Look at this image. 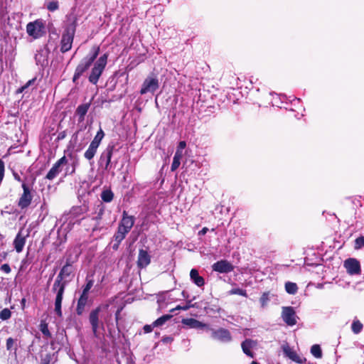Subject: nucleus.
<instances>
[{"instance_id": "1", "label": "nucleus", "mask_w": 364, "mask_h": 364, "mask_svg": "<svg viewBox=\"0 0 364 364\" xmlns=\"http://www.w3.org/2000/svg\"><path fill=\"white\" fill-rule=\"evenodd\" d=\"M73 272L74 267L71 264L67 262L60 269L52 287V291L56 294L55 312L59 316H62L61 304L65 289L66 285L73 277Z\"/></svg>"}, {"instance_id": "2", "label": "nucleus", "mask_w": 364, "mask_h": 364, "mask_svg": "<svg viewBox=\"0 0 364 364\" xmlns=\"http://www.w3.org/2000/svg\"><path fill=\"white\" fill-rule=\"evenodd\" d=\"M109 305H100L93 309L89 316V321L92 326V333L95 337L97 338L98 329L104 328L103 321L107 322L111 314L108 311Z\"/></svg>"}, {"instance_id": "3", "label": "nucleus", "mask_w": 364, "mask_h": 364, "mask_svg": "<svg viewBox=\"0 0 364 364\" xmlns=\"http://www.w3.org/2000/svg\"><path fill=\"white\" fill-rule=\"evenodd\" d=\"M84 212L85 209L83 208L76 206L72 208L68 213H64L58 221L61 223L58 231L63 233L70 231L73 225L80 220V217Z\"/></svg>"}, {"instance_id": "4", "label": "nucleus", "mask_w": 364, "mask_h": 364, "mask_svg": "<svg viewBox=\"0 0 364 364\" xmlns=\"http://www.w3.org/2000/svg\"><path fill=\"white\" fill-rule=\"evenodd\" d=\"M99 52L100 48L98 46H93L91 48L89 55L84 58L77 66L73 78V82L76 83L80 76L90 68L97 57Z\"/></svg>"}, {"instance_id": "5", "label": "nucleus", "mask_w": 364, "mask_h": 364, "mask_svg": "<svg viewBox=\"0 0 364 364\" xmlns=\"http://www.w3.org/2000/svg\"><path fill=\"white\" fill-rule=\"evenodd\" d=\"M108 54L105 53L101 55L94 63V66L92 68L91 73L89 76V81L93 84L96 85L99 80L100 77L101 76L103 70L105 68V66L107 63Z\"/></svg>"}, {"instance_id": "6", "label": "nucleus", "mask_w": 364, "mask_h": 364, "mask_svg": "<svg viewBox=\"0 0 364 364\" xmlns=\"http://www.w3.org/2000/svg\"><path fill=\"white\" fill-rule=\"evenodd\" d=\"M26 32L33 39H38L46 34L45 23L42 19L29 22L26 25Z\"/></svg>"}, {"instance_id": "7", "label": "nucleus", "mask_w": 364, "mask_h": 364, "mask_svg": "<svg viewBox=\"0 0 364 364\" xmlns=\"http://www.w3.org/2000/svg\"><path fill=\"white\" fill-rule=\"evenodd\" d=\"M159 82L158 77L154 75H149L144 81L140 90L141 95H144L148 92H154L158 90Z\"/></svg>"}, {"instance_id": "8", "label": "nucleus", "mask_w": 364, "mask_h": 364, "mask_svg": "<svg viewBox=\"0 0 364 364\" xmlns=\"http://www.w3.org/2000/svg\"><path fill=\"white\" fill-rule=\"evenodd\" d=\"M74 33V28H68L63 34L60 46L61 52L65 53L70 50L73 41Z\"/></svg>"}, {"instance_id": "9", "label": "nucleus", "mask_w": 364, "mask_h": 364, "mask_svg": "<svg viewBox=\"0 0 364 364\" xmlns=\"http://www.w3.org/2000/svg\"><path fill=\"white\" fill-rule=\"evenodd\" d=\"M282 318L288 326H294L297 321L296 312L291 306L282 307Z\"/></svg>"}, {"instance_id": "10", "label": "nucleus", "mask_w": 364, "mask_h": 364, "mask_svg": "<svg viewBox=\"0 0 364 364\" xmlns=\"http://www.w3.org/2000/svg\"><path fill=\"white\" fill-rule=\"evenodd\" d=\"M114 149V145L109 144L105 150L101 154L100 158V164H105V169L108 170L110 166L111 159Z\"/></svg>"}, {"instance_id": "11", "label": "nucleus", "mask_w": 364, "mask_h": 364, "mask_svg": "<svg viewBox=\"0 0 364 364\" xmlns=\"http://www.w3.org/2000/svg\"><path fill=\"white\" fill-rule=\"evenodd\" d=\"M211 337L215 340L223 343H228L232 340L230 332L225 328H220L217 330L211 329Z\"/></svg>"}, {"instance_id": "12", "label": "nucleus", "mask_w": 364, "mask_h": 364, "mask_svg": "<svg viewBox=\"0 0 364 364\" xmlns=\"http://www.w3.org/2000/svg\"><path fill=\"white\" fill-rule=\"evenodd\" d=\"M68 163V159L64 156L58 160L53 166V167L50 169L48 173H47L46 178L50 181L54 179L61 171L62 166L65 165Z\"/></svg>"}, {"instance_id": "13", "label": "nucleus", "mask_w": 364, "mask_h": 364, "mask_svg": "<svg viewBox=\"0 0 364 364\" xmlns=\"http://www.w3.org/2000/svg\"><path fill=\"white\" fill-rule=\"evenodd\" d=\"M22 188L23 190V193L19 198L18 205L21 208L24 209L29 206L32 200V196L30 191L29 188L25 183H23Z\"/></svg>"}, {"instance_id": "14", "label": "nucleus", "mask_w": 364, "mask_h": 364, "mask_svg": "<svg viewBox=\"0 0 364 364\" xmlns=\"http://www.w3.org/2000/svg\"><path fill=\"white\" fill-rule=\"evenodd\" d=\"M344 267L350 275L359 274L360 273V264L356 259H347L344 262Z\"/></svg>"}, {"instance_id": "15", "label": "nucleus", "mask_w": 364, "mask_h": 364, "mask_svg": "<svg viewBox=\"0 0 364 364\" xmlns=\"http://www.w3.org/2000/svg\"><path fill=\"white\" fill-rule=\"evenodd\" d=\"M282 350L285 356L288 357L291 361L299 364L306 362V358L298 355L288 344L284 345Z\"/></svg>"}, {"instance_id": "16", "label": "nucleus", "mask_w": 364, "mask_h": 364, "mask_svg": "<svg viewBox=\"0 0 364 364\" xmlns=\"http://www.w3.org/2000/svg\"><path fill=\"white\" fill-rule=\"evenodd\" d=\"M212 269L219 273H228L233 270V266L227 260L222 259L214 263Z\"/></svg>"}, {"instance_id": "17", "label": "nucleus", "mask_w": 364, "mask_h": 364, "mask_svg": "<svg viewBox=\"0 0 364 364\" xmlns=\"http://www.w3.org/2000/svg\"><path fill=\"white\" fill-rule=\"evenodd\" d=\"M49 55V50L46 48H41L37 50L35 55L36 63L41 67H45L48 65V57Z\"/></svg>"}, {"instance_id": "18", "label": "nucleus", "mask_w": 364, "mask_h": 364, "mask_svg": "<svg viewBox=\"0 0 364 364\" xmlns=\"http://www.w3.org/2000/svg\"><path fill=\"white\" fill-rule=\"evenodd\" d=\"M28 236V232H27L26 234H23V230H20L18 231L14 241V245L17 252L19 253L22 252L26 243V238Z\"/></svg>"}, {"instance_id": "19", "label": "nucleus", "mask_w": 364, "mask_h": 364, "mask_svg": "<svg viewBox=\"0 0 364 364\" xmlns=\"http://www.w3.org/2000/svg\"><path fill=\"white\" fill-rule=\"evenodd\" d=\"M257 342L252 339H245L241 344L242 351L247 355L253 358L252 350L257 348Z\"/></svg>"}, {"instance_id": "20", "label": "nucleus", "mask_w": 364, "mask_h": 364, "mask_svg": "<svg viewBox=\"0 0 364 364\" xmlns=\"http://www.w3.org/2000/svg\"><path fill=\"white\" fill-rule=\"evenodd\" d=\"M151 262V257L147 252V251L144 250H139L138 260H137V266L142 269L147 267Z\"/></svg>"}, {"instance_id": "21", "label": "nucleus", "mask_w": 364, "mask_h": 364, "mask_svg": "<svg viewBox=\"0 0 364 364\" xmlns=\"http://www.w3.org/2000/svg\"><path fill=\"white\" fill-rule=\"evenodd\" d=\"M181 322L190 328L202 329L208 327L207 324L192 318H183Z\"/></svg>"}, {"instance_id": "22", "label": "nucleus", "mask_w": 364, "mask_h": 364, "mask_svg": "<svg viewBox=\"0 0 364 364\" xmlns=\"http://www.w3.org/2000/svg\"><path fill=\"white\" fill-rule=\"evenodd\" d=\"M191 280L198 287H201L205 284L203 277H200L198 272L196 269H192L190 272Z\"/></svg>"}, {"instance_id": "23", "label": "nucleus", "mask_w": 364, "mask_h": 364, "mask_svg": "<svg viewBox=\"0 0 364 364\" xmlns=\"http://www.w3.org/2000/svg\"><path fill=\"white\" fill-rule=\"evenodd\" d=\"M89 107V104H83L77 107L75 114L78 117L79 122H82L85 119V116L88 111Z\"/></svg>"}, {"instance_id": "24", "label": "nucleus", "mask_w": 364, "mask_h": 364, "mask_svg": "<svg viewBox=\"0 0 364 364\" xmlns=\"http://www.w3.org/2000/svg\"><path fill=\"white\" fill-rule=\"evenodd\" d=\"M120 224L131 230L134 224V218L133 216L128 215L127 212L124 211Z\"/></svg>"}, {"instance_id": "25", "label": "nucleus", "mask_w": 364, "mask_h": 364, "mask_svg": "<svg viewBox=\"0 0 364 364\" xmlns=\"http://www.w3.org/2000/svg\"><path fill=\"white\" fill-rule=\"evenodd\" d=\"M131 230L129 228H127L124 226H122L119 223L117 232L115 235V240L118 242H121L126 237L127 234Z\"/></svg>"}, {"instance_id": "26", "label": "nucleus", "mask_w": 364, "mask_h": 364, "mask_svg": "<svg viewBox=\"0 0 364 364\" xmlns=\"http://www.w3.org/2000/svg\"><path fill=\"white\" fill-rule=\"evenodd\" d=\"M88 301V296H80L78 299L76 311L78 315H82L85 307L87 305Z\"/></svg>"}, {"instance_id": "27", "label": "nucleus", "mask_w": 364, "mask_h": 364, "mask_svg": "<svg viewBox=\"0 0 364 364\" xmlns=\"http://www.w3.org/2000/svg\"><path fill=\"white\" fill-rule=\"evenodd\" d=\"M183 153H181L180 151H176L174 154L173 162L171 166V171H175L181 164V159H182Z\"/></svg>"}, {"instance_id": "28", "label": "nucleus", "mask_w": 364, "mask_h": 364, "mask_svg": "<svg viewBox=\"0 0 364 364\" xmlns=\"http://www.w3.org/2000/svg\"><path fill=\"white\" fill-rule=\"evenodd\" d=\"M97 149L98 147L90 144L88 149L84 154L85 158L89 161L92 160L94 158L95 154L97 153Z\"/></svg>"}, {"instance_id": "29", "label": "nucleus", "mask_w": 364, "mask_h": 364, "mask_svg": "<svg viewBox=\"0 0 364 364\" xmlns=\"http://www.w3.org/2000/svg\"><path fill=\"white\" fill-rule=\"evenodd\" d=\"M105 136V133L103 130L100 128V130L97 132L93 140L91 141L90 144L99 147L102 139Z\"/></svg>"}, {"instance_id": "30", "label": "nucleus", "mask_w": 364, "mask_h": 364, "mask_svg": "<svg viewBox=\"0 0 364 364\" xmlns=\"http://www.w3.org/2000/svg\"><path fill=\"white\" fill-rule=\"evenodd\" d=\"M285 290L289 294H295L298 291V287L296 283L287 282L285 283Z\"/></svg>"}, {"instance_id": "31", "label": "nucleus", "mask_w": 364, "mask_h": 364, "mask_svg": "<svg viewBox=\"0 0 364 364\" xmlns=\"http://www.w3.org/2000/svg\"><path fill=\"white\" fill-rule=\"evenodd\" d=\"M114 194L111 190H105L101 193V198L104 202L109 203L112 200Z\"/></svg>"}, {"instance_id": "32", "label": "nucleus", "mask_w": 364, "mask_h": 364, "mask_svg": "<svg viewBox=\"0 0 364 364\" xmlns=\"http://www.w3.org/2000/svg\"><path fill=\"white\" fill-rule=\"evenodd\" d=\"M171 317H172V316L169 315V314L164 315V316H161L160 318H159L158 319H156L154 322H153V326H156V327L161 326L167 321L171 319Z\"/></svg>"}, {"instance_id": "33", "label": "nucleus", "mask_w": 364, "mask_h": 364, "mask_svg": "<svg viewBox=\"0 0 364 364\" xmlns=\"http://www.w3.org/2000/svg\"><path fill=\"white\" fill-rule=\"evenodd\" d=\"M311 353L316 358L322 357V350L321 346L318 344H314L311 348Z\"/></svg>"}, {"instance_id": "34", "label": "nucleus", "mask_w": 364, "mask_h": 364, "mask_svg": "<svg viewBox=\"0 0 364 364\" xmlns=\"http://www.w3.org/2000/svg\"><path fill=\"white\" fill-rule=\"evenodd\" d=\"M17 349L16 341L12 338H9L6 340V350L9 351H16Z\"/></svg>"}, {"instance_id": "35", "label": "nucleus", "mask_w": 364, "mask_h": 364, "mask_svg": "<svg viewBox=\"0 0 364 364\" xmlns=\"http://www.w3.org/2000/svg\"><path fill=\"white\" fill-rule=\"evenodd\" d=\"M363 327V324L358 320H354L351 325L352 331L355 334L360 333Z\"/></svg>"}, {"instance_id": "36", "label": "nucleus", "mask_w": 364, "mask_h": 364, "mask_svg": "<svg viewBox=\"0 0 364 364\" xmlns=\"http://www.w3.org/2000/svg\"><path fill=\"white\" fill-rule=\"evenodd\" d=\"M58 1L56 0H48L46 2V8L50 11H55L58 9Z\"/></svg>"}, {"instance_id": "37", "label": "nucleus", "mask_w": 364, "mask_h": 364, "mask_svg": "<svg viewBox=\"0 0 364 364\" xmlns=\"http://www.w3.org/2000/svg\"><path fill=\"white\" fill-rule=\"evenodd\" d=\"M11 316V311L7 308L4 309L2 311H0V319H1L2 321L9 319Z\"/></svg>"}, {"instance_id": "38", "label": "nucleus", "mask_w": 364, "mask_h": 364, "mask_svg": "<svg viewBox=\"0 0 364 364\" xmlns=\"http://www.w3.org/2000/svg\"><path fill=\"white\" fill-rule=\"evenodd\" d=\"M229 294H231V295L232 294H237V295H240V296H245V297L247 296L246 290L242 289H240V288L232 289L229 291Z\"/></svg>"}, {"instance_id": "39", "label": "nucleus", "mask_w": 364, "mask_h": 364, "mask_svg": "<svg viewBox=\"0 0 364 364\" xmlns=\"http://www.w3.org/2000/svg\"><path fill=\"white\" fill-rule=\"evenodd\" d=\"M260 304L262 307H264L267 305L268 302L269 301V292H264L260 297Z\"/></svg>"}, {"instance_id": "40", "label": "nucleus", "mask_w": 364, "mask_h": 364, "mask_svg": "<svg viewBox=\"0 0 364 364\" xmlns=\"http://www.w3.org/2000/svg\"><path fill=\"white\" fill-rule=\"evenodd\" d=\"M354 247L355 250L364 247V236H360L355 239Z\"/></svg>"}, {"instance_id": "41", "label": "nucleus", "mask_w": 364, "mask_h": 364, "mask_svg": "<svg viewBox=\"0 0 364 364\" xmlns=\"http://www.w3.org/2000/svg\"><path fill=\"white\" fill-rule=\"evenodd\" d=\"M194 306H195V305L194 304H191V301H188L186 305H183V306L178 305L175 309H172L171 311V312H173L174 310H183V311H186V310L189 309L190 308L194 307Z\"/></svg>"}, {"instance_id": "42", "label": "nucleus", "mask_w": 364, "mask_h": 364, "mask_svg": "<svg viewBox=\"0 0 364 364\" xmlns=\"http://www.w3.org/2000/svg\"><path fill=\"white\" fill-rule=\"evenodd\" d=\"M41 331L42 332V333L46 336V337H50V333L48 330V325L45 323H41Z\"/></svg>"}, {"instance_id": "43", "label": "nucleus", "mask_w": 364, "mask_h": 364, "mask_svg": "<svg viewBox=\"0 0 364 364\" xmlns=\"http://www.w3.org/2000/svg\"><path fill=\"white\" fill-rule=\"evenodd\" d=\"M36 81V78H33L28 80L23 86L18 89V92H23L27 89L29 86L32 85Z\"/></svg>"}, {"instance_id": "44", "label": "nucleus", "mask_w": 364, "mask_h": 364, "mask_svg": "<svg viewBox=\"0 0 364 364\" xmlns=\"http://www.w3.org/2000/svg\"><path fill=\"white\" fill-rule=\"evenodd\" d=\"M4 176V163L0 159V183H1Z\"/></svg>"}, {"instance_id": "45", "label": "nucleus", "mask_w": 364, "mask_h": 364, "mask_svg": "<svg viewBox=\"0 0 364 364\" xmlns=\"http://www.w3.org/2000/svg\"><path fill=\"white\" fill-rule=\"evenodd\" d=\"M186 141H181L178 143V145L177 149H176V151H180L181 153H183V149L186 148Z\"/></svg>"}, {"instance_id": "46", "label": "nucleus", "mask_w": 364, "mask_h": 364, "mask_svg": "<svg viewBox=\"0 0 364 364\" xmlns=\"http://www.w3.org/2000/svg\"><path fill=\"white\" fill-rule=\"evenodd\" d=\"M1 270L5 272L6 274H9L11 272V267L8 264H4L1 266Z\"/></svg>"}, {"instance_id": "47", "label": "nucleus", "mask_w": 364, "mask_h": 364, "mask_svg": "<svg viewBox=\"0 0 364 364\" xmlns=\"http://www.w3.org/2000/svg\"><path fill=\"white\" fill-rule=\"evenodd\" d=\"M103 213H104V208H100L99 210V212L97 213V215L96 217L93 218V219L95 220L96 221L100 220L102 219Z\"/></svg>"}, {"instance_id": "48", "label": "nucleus", "mask_w": 364, "mask_h": 364, "mask_svg": "<svg viewBox=\"0 0 364 364\" xmlns=\"http://www.w3.org/2000/svg\"><path fill=\"white\" fill-rule=\"evenodd\" d=\"M155 326H153V323L151 325H145L143 328L144 332L145 333H148L152 331L153 328Z\"/></svg>"}, {"instance_id": "49", "label": "nucleus", "mask_w": 364, "mask_h": 364, "mask_svg": "<svg viewBox=\"0 0 364 364\" xmlns=\"http://www.w3.org/2000/svg\"><path fill=\"white\" fill-rule=\"evenodd\" d=\"M173 341V338L171 336H166L162 338V342L164 343H171Z\"/></svg>"}, {"instance_id": "50", "label": "nucleus", "mask_w": 364, "mask_h": 364, "mask_svg": "<svg viewBox=\"0 0 364 364\" xmlns=\"http://www.w3.org/2000/svg\"><path fill=\"white\" fill-rule=\"evenodd\" d=\"M208 231V228L205 227V228H202V230L198 232V235H204L207 233Z\"/></svg>"}, {"instance_id": "51", "label": "nucleus", "mask_w": 364, "mask_h": 364, "mask_svg": "<svg viewBox=\"0 0 364 364\" xmlns=\"http://www.w3.org/2000/svg\"><path fill=\"white\" fill-rule=\"evenodd\" d=\"M93 285V282L92 280H90L87 282V283L86 284V285L85 286L84 288L88 289V290H90V289L92 288Z\"/></svg>"}, {"instance_id": "52", "label": "nucleus", "mask_w": 364, "mask_h": 364, "mask_svg": "<svg viewBox=\"0 0 364 364\" xmlns=\"http://www.w3.org/2000/svg\"><path fill=\"white\" fill-rule=\"evenodd\" d=\"M13 175H14L15 180H16L19 182L22 181L20 176L17 173L14 172Z\"/></svg>"}, {"instance_id": "53", "label": "nucleus", "mask_w": 364, "mask_h": 364, "mask_svg": "<svg viewBox=\"0 0 364 364\" xmlns=\"http://www.w3.org/2000/svg\"><path fill=\"white\" fill-rule=\"evenodd\" d=\"M90 290L85 289V288H83V290H82V292L81 294V296H88V293H89Z\"/></svg>"}, {"instance_id": "54", "label": "nucleus", "mask_w": 364, "mask_h": 364, "mask_svg": "<svg viewBox=\"0 0 364 364\" xmlns=\"http://www.w3.org/2000/svg\"><path fill=\"white\" fill-rule=\"evenodd\" d=\"M65 132H60V133L58 134V139H64V138H65Z\"/></svg>"}, {"instance_id": "55", "label": "nucleus", "mask_w": 364, "mask_h": 364, "mask_svg": "<svg viewBox=\"0 0 364 364\" xmlns=\"http://www.w3.org/2000/svg\"><path fill=\"white\" fill-rule=\"evenodd\" d=\"M6 253L3 252V254H2V255L1 254V255H0V261H1V259H5V258H6Z\"/></svg>"}, {"instance_id": "56", "label": "nucleus", "mask_w": 364, "mask_h": 364, "mask_svg": "<svg viewBox=\"0 0 364 364\" xmlns=\"http://www.w3.org/2000/svg\"><path fill=\"white\" fill-rule=\"evenodd\" d=\"M164 299V298L163 297V296H160L158 299V302L161 303Z\"/></svg>"}, {"instance_id": "57", "label": "nucleus", "mask_w": 364, "mask_h": 364, "mask_svg": "<svg viewBox=\"0 0 364 364\" xmlns=\"http://www.w3.org/2000/svg\"><path fill=\"white\" fill-rule=\"evenodd\" d=\"M182 295L183 297L186 298L188 296L186 295V292L185 291H183Z\"/></svg>"}, {"instance_id": "58", "label": "nucleus", "mask_w": 364, "mask_h": 364, "mask_svg": "<svg viewBox=\"0 0 364 364\" xmlns=\"http://www.w3.org/2000/svg\"><path fill=\"white\" fill-rule=\"evenodd\" d=\"M119 312L120 311L119 310H117V313H116V318L117 319L118 318V316L119 314Z\"/></svg>"}, {"instance_id": "59", "label": "nucleus", "mask_w": 364, "mask_h": 364, "mask_svg": "<svg viewBox=\"0 0 364 364\" xmlns=\"http://www.w3.org/2000/svg\"><path fill=\"white\" fill-rule=\"evenodd\" d=\"M25 302H26V299H23L21 300V304H22L23 306H24Z\"/></svg>"}, {"instance_id": "60", "label": "nucleus", "mask_w": 364, "mask_h": 364, "mask_svg": "<svg viewBox=\"0 0 364 364\" xmlns=\"http://www.w3.org/2000/svg\"><path fill=\"white\" fill-rule=\"evenodd\" d=\"M97 229H98V228L97 226H95L93 228V231H95V230H97Z\"/></svg>"}, {"instance_id": "61", "label": "nucleus", "mask_w": 364, "mask_h": 364, "mask_svg": "<svg viewBox=\"0 0 364 364\" xmlns=\"http://www.w3.org/2000/svg\"><path fill=\"white\" fill-rule=\"evenodd\" d=\"M250 364H258V363L255 361H252Z\"/></svg>"}]
</instances>
